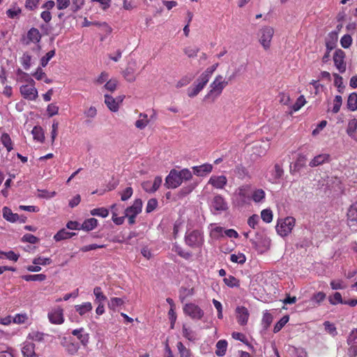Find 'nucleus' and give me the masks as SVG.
Here are the masks:
<instances>
[{"label":"nucleus","instance_id":"1","mask_svg":"<svg viewBox=\"0 0 357 357\" xmlns=\"http://www.w3.org/2000/svg\"><path fill=\"white\" fill-rule=\"evenodd\" d=\"M192 178V174L187 168L181 171L173 169L166 177L165 185L169 189H174L181 185L183 181H189Z\"/></svg>","mask_w":357,"mask_h":357},{"label":"nucleus","instance_id":"2","mask_svg":"<svg viewBox=\"0 0 357 357\" xmlns=\"http://www.w3.org/2000/svg\"><path fill=\"white\" fill-rule=\"evenodd\" d=\"M185 244L192 249L202 248L204 243V233L200 229H192L186 231L185 235Z\"/></svg>","mask_w":357,"mask_h":357},{"label":"nucleus","instance_id":"3","mask_svg":"<svg viewBox=\"0 0 357 357\" xmlns=\"http://www.w3.org/2000/svg\"><path fill=\"white\" fill-rule=\"evenodd\" d=\"M228 85V81L225 80L222 75H218L210 84V91L206 95L205 98H212L213 100L220 96L223 89Z\"/></svg>","mask_w":357,"mask_h":357},{"label":"nucleus","instance_id":"4","mask_svg":"<svg viewBox=\"0 0 357 357\" xmlns=\"http://www.w3.org/2000/svg\"><path fill=\"white\" fill-rule=\"evenodd\" d=\"M250 186L243 185L238 187L233 195L232 203L235 206L243 207L250 202Z\"/></svg>","mask_w":357,"mask_h":357},{"label":"nucleus","instance_id":"5","mask_svg":"<svg viewBox=\"0 0 357 357\" xmlns=\"http://www.w3.org/2000/svg\"><path fill=\"white\" fill-rule=\"evenodd\" d=\"M296 224V219L293 217L288 216L284 219L278 221L275 227L278 234L281 236H288L292 231Z\"/></svg>","mask_w":357,"mask_h":357},{"label":"nucleus","instance_id":"6","mask_svg":"<svg viewBox=\"0 0 357 357\" xmlns=\"http://www.w3.org/2000/svg\"><path fill=\"white\" fill-rule=\"evenodd\" d=\"M273 34L274 29L271 26H264L259 31V41L264 50L270 48Z\"/></svg>","mask_w":357,"mask_h":357},{"label":"nucleus","instance_id":"7","mask_svg":"<svg viewBox=\"0 0 357 357\" xmlns=\"http://www.w3.org/2000/svg\"><path fill=\"white\" fill-rule=\"evenodd\" d=\"M142 201L141 199H136L132 205L128 207L125 210L126 217L128 218L130 225H133L135 222L136 216L142 212Z\"/></svg>","mask_w":357,"mask_h":357},{"label":"nucleus","instance_id":"8","mask_svg":"<svg viewBox=\"0 0 357 357\" xmlns=\"http://www.w3.org/2000/svg\"><path fill=\"white\" fill-rule=\"evenodd\" d=\"M183 312L192 319L200 320L204 315V312L197 305L189 303L183 306Z\"/></svg>","mask_w":357,"mask_h":357},{"label":"nucleus","instance_id":"9","mask_svg":"<svg viewBox=\"0 0 357 357\" xmlns=\"http://www.w3.org/2000/svg\"><path fill=\"white\" fill-rule=\"evenodd\" d=\"M31 82L33 83L32 86L29 85H22L20 86V91L21 95L27 100H34L38 97V91L34 87L33 84L34 81L31 79Z\"/></svg>","mask_w":357,"mask_h":357},{"label":"nucleus","instance_id":"10","mask_svg":"<svg viewBox=\"0 0 357 357\" xmlns=\"http://www.w3.org/2000/svg\"><path fill=\"white\" fill-rule=\"evenodd\" d=\"M334 65L340 73H343L346 70V63L344 62V52L338 50H336L333 55Z\"/></svg>","mask_w":357,"mask_h":357},{"label":"nucleus","instance_id":"11","mask_svg":"<svg viewBox=\"0 0 357 357\" xmlns=\"http://www.w3.org/2000/svg\"><path fill=\"white\" fill-rule=\"evenodd\" d=\"M48 319L52 324H61L64 321L63 309L60 307L54 308L48 313Z\"/></svg>","mask_w":357,"mask_h":357},{"label":"nucleus","instance_id":"12","mask_svg":"<svg viewBox=\"0 0 357 357\" xmlns=\"http://www.w3.org/2000/svg\"><path fill=\"white\" fill-rule=\"evenodd\" d=\"M211 207L215 211H225L228 209V205L225 199L220 195L214 196L211 201Z\"/></svg>","mask_w":357,"mask_h":357},{"label":"nucleus","instance_id":"13","mask_svg":"<svg viewBox=\"0 0 357 357\" xmlns=\"http://www.w3.org/2000/svg\"><path fill=\"white\" fill-rule=\"evenodd\" d=\"M227 183V178L224 175H213L208 181V184L211 185L216 189H223Z\"/></svg>","mask_w":357,"mask_h":357},{"label":"nucleus","instance_id":"14","mask_svg":"<svg viewBox=\"0 0 357 357\" xmlns=\"http://www.w3.org/2000/svg\"><path fill=\"white\" fill-rule=\"evenodd\" d=\"M236 312L238 323L241 326L247 324L250 316L248 309L243 306H238L236 309Z\"/></svg>","mask_w":357,"mask_h":357},{"label":"nucleus","instance_id":"15","mask_svg":"<svg viewBox=\"0 0 357 357\" xmlns=\"http://www.w3.org/2000/svg\"><path fill=\"white\" fill-rule=\"evenodd\" d=\"M41 39V34L36 28H31L27 33L26 38L24 39V43L29 45L30 43H38Z\"/></svg>","mask_w":357,"mask_h":357},{"label":"nucleus","instance_id":"16","mask_svg":"<svg viewBox=\"0 0 357 357\" xmlns=\"http://www.w3.org/2000/svg\"><path fill=\"white\" fill-rule=\"evenodd\" d=\"M192 170L196 176L203 177L212 172L213 165L208 163H205L202 165L192 167Z\"/></svg>","mask_w":357,"mask_h":357},{"label":"nucleus","instance_id":"17","mask_svg":"<svg viewBox=\"0 0 357 357\" xmlns=\"http://www.w3.org/2000/svg\"><path fill=\"white\" fill-rule=\"evenodd\" d=\"M22 353L25 357H36L34 344L30 342H25L22 349Z\"/></svg>","mask_w":357,"mask_h":357},{"label":"nucleus","instance_id":"18","mask_svg":"<svg viewBox=\"0 0 357 357\" xmlns=\"http://www.w3.org/2000/svg\"><path fill=\"white\" fill-rule=\"evenodd\" d=\"M3 217L5 220L10 222H16L20 219V216L17 213H14L7 206H4L2 209Z\"/></svg>","mask_w":357,"mask_h":357},{"label":"nucleus","instance_id":"19","mask_svg":"<svg viewBox=\"0 0 357 357\" xmlns=\"http://www.w3.org/2000/svg\"><path fill=\"white\" fill-rule=\"evenodd\" d=\"M105 103L112 112H115L119 110V102L112 96L108 94L105 95Z\"/></svg>","mask_w":357,"mask_h":357},{"label":"nucleus","instance_id":"20","mask_svg":"<svg viewBox=\"0 0 357 357\" xmlns=\"http://www.w3.org/2000/svg\"><path fill=\"white\" fill-rule=\"evenodd\" d=\"M76 312L80 315L83 316L92 310V304L90 302H86L81 305L75 306Z\"/></svg>","mask_w":357,"mask_h":357},{"label":"nucleus","instance_id":"21","mask_svg":"<svg viewBox=\"0 0 357 357\" xmlns=\"http://www.w3.org/2000/svg\"><path fill=\"white\" fill-rule=\"evenodd\" d=\"M98 225V220L94 218L85 220L81 225V229L85 231H91Z\"/></svg>","mask_w":357,"mask_h":357},{"label":"nucleus","instance_id":"22","mask_svg":"<svg viewBox=\"0 0 357 357\" xmlns=\"http://www.w3.org/2000/svg\"><path fill=\"white\" fill-rule=\"evenodd\" d=\"M75 235V233L69 232L66 229H62L54 235V239L56 241H61L62 240L68 239Z\"/></svg>","mask_w":357,"mask_h":357},{"label":"nucleus","instance_id":"23","mask_svg":"<svg viewBox=\"0 0 357 357\" xmlns=\"http://www.w3.org/2000/svg\"><path fill=\"white\" fill-rule=\"evenodd\" d=\"M72 334L77 336L82 344L86 345L89 342V335L87 333H84L83 328L73 330Z\"/></svg>","mask_w":357,"mask_h":357},{"label":"nucleus","instance_id":"24","mask_svg":"<svg viewBox=\"0 0 357 357\" xmlns=\"http://www.w3.org/2000/svg\"><path fill=\"white\" fill-rule=\"evenodd\" d=\"M329 155L328 154H320L315 156L310 162V166L312 167L322 165L325 162L328 161Z\"/></svg>","mask_w":357,"mask_h":357},{"label":"nucleus","instance_id":"25","mask_svg":"<svg viewBox=\"0 0 357 357\" xmlns=\"http://www.w3.org/2000/svg\"><path fill=\"white\" fill-rule=\"evenodd\" d=\"M31 133L35 140L39 142H43L45 140V135L43 128L40 126H34Z\"/></svg>","mask_w":357,"mask_h":357},{"label":"nucleus","instance_id":"26","mask_svg":"<svg viewBox=\"0 0 357 357\" xmlns=\"http://www.w3.org/2000/svg\"><path fill=\"white\" fill-rule=\"evenodd\" d=\"M283 172V169L280 165L275 164L273 172L271 174V178H269V181L273 183H276V181L282 177Z\"/></svg>","mask_w":357,"mask_h":357},{"label":"nucleus","instance_id":"27","mask_svg":"<svg viewBox=\"0 0 357 357\" xmlns=\"http://www.w3.org/2000/svg\"><path fill=\"white\" fill-rule=\"evenodd\" d=\"M139 118V119L135 122V126L139 130H143L149 123L148 116L144 113H140Z\"/></svg>","mask_w":357,"mask_h":357},{"label":"nucleus","instance_id":"28","mask_svg":"<svg viewBox=\"0 0 357 357\" xmlns=\"http://www.w3.org/2000/svg\"><path fill=\"white\" fill-rule=\"evenodd\" d=\"M1 142L8 152H10L13 149V142L10 137L8 133H3L1 136Z\"/></svg>","mask_w":357,"mask_h":357},{"label":"nucleus","instance_id":"29","mask_svg":"<svg viewBox=\"0 0 357 357\" xmlns=\"http://www.w3.org/2000/svg\"><path fill=\"white\" fill-rule=\"evenodd\" d=\"M227 347V342L225 340H220L216 344L215 354L218 356H222L225 354Z\"/></svg>","mask_w":357,"mask_h":357},{"label":"nucleus","instance_id":"30","mask_svg":"<svg viewBox=\"0 0 357 357\" xmlns=\"http://www.w3.org/2000/svg\"><path fill=\"white\" fill-rule=\"evenodd\" d=\"M182 333L184 337L190 341H195L196 340V333L191 328L187 327L185 324L183 325Z\"/></svg>","mask_w":357,"mask_h":357},{"label":"nucleus","instance_id":"31","mask_svg":"<svg viewBox=\"0 0 357 357\" xmlns=\"http://www.w3.org/2000/svg\"><path fill=\"white\" fill-rule=\"evenodd\" d=\"M347 107L351 111H356L357 109V93H351L347 100Z\"/></svg>","mask_w":357,"mask_h":357},{"label":"nucleus","instance_id":"32","mask_svg":"<svg viewBox=\"0 0 357 357\" xmlns=\"http://www.w3.org/2000/svg\"><path fill=\"white\" fill-rule=\"evenodd\" d=\"M22 13L21 8L16 4H14L6 11L7 16L10 19L19 17Z\"/></svg>","mask_w":357,"mask_h":357},{"label":"nucleus","instance_id":"33","mask_svg":"<svg viewBox=\"0 0 357 357\" xmlns=\"http://www.w3.org/2000/svg\"><path fill=\"white\" fill-rule=\"evenodd\" d=\"M93 294L96 297L95 301L97 303H103L107 301V297L103 294L100 287H96L93 289Z\"/></svg>","mask_w":357,"mask_h":357},{"label":"nucleus","instance_id":"34","mask_svg":"<svg viewBox=\"0 0 357 357\" xmlns=\"http://www.w3.org/2000/svg\"><path fill=\"white\" fill-rule=\"evenodd\" d=\"M347 218L352 222L357 221V202L350 206L347 212Z\"/></svg>","mask_w":357,"mask_h":357},{"label":"nucleus","instance_id":"35","mask_svg":"<svg viewBox=\"0 0 357 357\" xmlns=\"http://www.w3.org/2000/svg\"><path fill=\"white\" fill-rule=\"evenodd\" d=\"M180 357H192V354L191 351L186 348L185 346L181 342H178L176 344Z\"/></svg>","mask_w":357,"mask_h":357},{"label":"nucleus","instance_id":"36","mask_svg":"<svg viewBox=\"0 0 357 357\" xmlns=\"http://www.w3.org/2000/svg\"><path fill=\"white\" fill-rule=\"evenodd\" d=\"M356 130H357V119H352L349 121L348 127L347 129V132L350 137L355 138V132H356Z\"/></svg>","mask_w":357,"mask_h":357},{"label":"nucleus","instance_id":"37","mask_svg":"<svg viewBox=\"0 0 357 357\" xmlns=\"http://www.w3.org/2000/svg\"><path fill=\"white\" fill-rule=\"evenodd\" d=\"M225 284L229 287H238L240 286L239 280L233 275H229L223 279Z\"/></svg>","mask_w":357,"mask_h":357},{"label":"nucleus","instance_id":"38","mask_svg":"<svg viewBox=\"0 0 357 357\" xmlns=\"http://www.w3.org/2000/svg\"><path fill=\"white\" fill-rule=\"evenodd\" d=\"M22 278L25 281H44L46 279L45 274H36V275H22Z\"/></svg>","mask_w":357,"mask_h":357},{"label":"nucleus","instance_id":"39","mask_svg":"<svg viewBox=\"0 0 357 357\" xmlns=\"http://www.w3.org/2000/svg\"><path fill=\"white\" fill-rule=\"evenodd\" d=\"M124 304V301L123 298L114 297L111 298L109 301L108 302V307L109 309L115 310L116 308L119 306H121Z\"/></svg>","mask_w":357,"mask_h":357},{"label":"nucleus","instance_id":"40","mask_svg":"<svg viewBox=\"0 0 357 357\" xmlns=\"http://www.w3.org/2000/svg\"><path fill=\"white\" fill-rule=\"evenodd\" d=\"M230 260L234 263L243 264L246 261V257L241 252H238V254H231L230 255Z\"/></svg>","mask_w":357,"mask_h":357},{"label":"nucleus","instance_id":"41","mask_svg":"<svg viewBox=\"0 0 357 357\" xmlns=\"http://www.w3.org/2000/svg\"><path fill=\"white\" fill-rule=\"evenodd\" d=\"M31 56L28 52H24L20 58V63L25 70L31 67Z\"/></svg>","mask_w":357,"mask_h":357},{"label":"nucleus","instance_id":"42","mask_svg":"<svg viewBox=\"0 0 357 357\" xmlns=\"http://www.w3.org/2000/svg\"><path fill=\"white\" fill-rule=\"evenodd\" d=\"M209 79L201 74L200 76L194 82L193 85L202 91L205 87Z\"/></svg>","mask_w":357,"mask_h":357},{"label":"nucleus","instance_id":"43","mask_svg":"<svg viewBox=\"0 0 357 357\" xmlns=\"http://www.w3.org/2000/svg\"><path fill=\"white\" fill-rule=\"evenodd\" d=\"M91 214L92 215H97L102 218H106L109 215V210L104 207L97 208L91 210Z\"/></svg>","mask_w":357,"mask_h":357},{"label":"nucleus","instance_id":"44","mask_svg":"<svg viewBox=\"0 0 357 357\" xmlns=\"http://www.w3.org/2000/svg\"><path fill=\"white\" fill-rule=\"evenodd\" d=\"M289 318L287 315L282 317L275 325L273 332L275 333L279 332L289 321Z\"/></svg>","mask_w":357,"mask_h":357},{"label":"nucleus","instance_id":"45","mask_svg":"<svg viewBox=\"0 0 357 357\" xmlns=\"http://www.w3.org/2000/svg\"><path fill=\"white\" fill-rule=\"evenodd\" d=\"M252 198L255 202H260L265 198V192L262 189L256 190L253 192Z\"/></svg>","mask_w":357,"mask_h":357},{"label":"nucleus","instance_id":"46","mask_svg":"<svg viewBox=\"0 0 357 357\" xmlns=\"http://www.w3.org/2000/svg\"><path fill=\"white\" fill-rule=\"evenodd\" d=\"M261 218L266 223H270L273 220V213L270 209H264L261 212Z\"/></svg>","mask_w":357,"mask_h":357},{"label":"nucleus","instance_id":"47","mask_svg":"<svg viewBox=\"0 0 357 357\" xmlns=\"http://www.w3.org/2000/svg\"><path fill=\"white\" fill-rule=\"evenodd\" d=\"M55 55V50L49 51L44 56L40 59V65L42 67H45L49 61L54 57Z\"/></svg>","mask_w":357,"mask_h":357},{"label":"nucleus","instance_id":"48","mask_svg":"<svg viewBox=\"0 0 357 357\" xmlns=\"http://www.w3.org/2000/svg\"><path fill=\"white\" fill-rule=\"evenodd\" d=\"M305 98L304 96H300L296 102L292 105V109L294 112L298 111L305 104Z\"/></svg>","mask_w":357,"mask_h":357},{"label":"nucleus","instance_id":"49","mask_svg":"<svg viewBox=\"0 0 357 357\" xmlns=\"http://www.w3.org/2000/svg\"><path fill=\"white\" fill-rule=\"evenodd\" d=\"M175 252L182 258L185 259H190L192 257V252L189 251H185L182 248L176 246Z\"/></svg>","mask_w":357,"mask_h":357},{"label":"nucleus","instance_id":"50","mask_svg":"<svg viewBox=\"0 0 357 357\" xmlns=\"http://www.w3.org/2000/svg\"><path fill=\"white\" fill-rule=\"evenodd\" d=\"M118 81L115 79H111L107 80L106 84L104 85V88L111 92L114 91L116 89Z\"/></svg>","mask_w":357,"mask_h":357},{"label":"nucleus","instance_id":"51","mask_svg":"<svg viewBox=\"0 0 357 357\" xmlns=\"http://www.w3.org/2000/svg\"><path fill=\"white\" fill-rule=\"evenodd\" d=\"M28 338L36 342H41L44 339V334L38 331H32L28 335Z\"/></svg>","mask_w":357,"mask_h":357},{"label":"nucleus","instance_id":"52","mask_svg":"<svg viewBox=\"0 0 357 357\" xmlns=\"http://www.w3.org/2000/svg\"><path fill=\"white\" fill-rule=\"evenodd\" d=\"M329 302L331 305H337L338 303L343 304L344 301L342 298L340 293L335 292L333 296L328 298Z\"/></svg>","mask_w":357,"mask_h":357},{"label":"nucleus","instance_id":"53","mask_svg":"<svg viewBox=\"0 0 357 357\" xmlns=\"http://www.w3.org/2000/svg\"><path fill=\"white\" fill-rule=\"evenodd\" d=\"M306 160L307 158L305 155L300 154L294 163L295 170H299L302 168L305 165Z\"/></svg>","mask_w":357,"mask_h":357},{"label":"nucleus","instance_id":"54","mask_svg":"<svg viewBox=\"0 0 357 357\" xmlns=\"http://www.w3.org/2000/svg\"><path fill=\"white\" fill-rule=\"evenodd\" d=\"M351 43L352 38L351 36L349 34L344 35L340 40V44L344 48L349 47L351 45Z\"/></svg>","mask_w":357,"mask_h":357},{"label":"nucleus","instance_id":"55","mask_svg":"<svg viewBox=\"0 0 357 357\" xmlns=\"http://www.w3.org/2000/svg\"><path fill=\"white\" fill-rule=\"evenodd\" d=\"M342 103V98L341 96H336L334 99V105L333 107V112L336 114L337 113L341 107Z\"/></svg>","mask_w":357,"mask_h":357},{"label":"nucleus","instance_id":"56","mask_svg":"<svg viewBox=\"0 0 357 357\" xmlns=\"http://www.w3.org/2000/svg\"><path fill=\"white\" fill-rule=\"evenodd\" d=\"M33 264L36 265H47L52 263V260L50 258H45V257H36L33 259Z\"/></svg>","mask_w":357,"mask_h":357},{"label":"nucleus","instance_id":"57","mask_svg":"<svg viewBox=\"0 0 357 357\" xmlns=\"http://www.w3.org/2000/svg\"><path fill=\"white\" fill-rule=\"evenodd\" d=\"M132 193H133L132 188L131 187H127L121 193V199L123 202L128 200L129 198L131 197Z\"/></svg>","mask_w":357,"mask_h":357},{"label":"nucleus","instance_id":"58","mask_svg":"<svg viewBox=\"0 0 357 357\" xmlns=\"http://www.w3.org/2000/svg\"><path fill=\"white\" fill-rule=\"evenodd\" d=\"M123 77L129 82H133L136 79V77L133 73V70L130 68H127L123 72Z\"/></svg>","mask_w":357,"mask_h":357},{"label":"nucleus","instance_id":"59","mask_svg":"<svg viewBox=\"0 0 357 357\" xmlns=\"http://www.w3.org/2000/svg\"><path fill=\"white\" fill-rule=\"evenodd\" d=\"M199 51V49L197 47H188L184 49L185 54L189 57V58H193L197 56L198 52Z\"/></svg>","mask_w":357,"mask_h":357},{"label":"nucleus","instance_id":"60","mask_svg":"<svg viewBox=\"0 0 357 357\" xmlns=\"http://www.w3.org/2000/svg\"><path fill=\"white\" fill-rule=\"evenodd\" d=\"M84 3V0H72L71 10L73 13H76L82 8Z\"/></svg>","mask_w":357,"mask_h":357},{"label":"nucleus","instance_id":"61","mask_svg":"<svg viewBox=\"0 0 357 357\" xmlns=\"http://www.w3.org/2000/svg\"><path fill=\"white\" fill-rule=\"evenodd\" d=\"M218 63H215L214 65H213L212 66L206 68L202 73V75H204L205 77H206L208 79H210V78L211 77L213 73H214V71L216 70V68H218Z\"/></svg>","mask_w":357,"mask_h":357},{"label":"nucleus","instance_id":"62","mask_svg":"<svg viewBox=\"0 0 357 357\" xmlns=\"http://www.w3.org/2000/svg\"><path fill=\"white\" fill-rule=\"evenodd\" d=\"M157 206H158V201H157V199H154V198L150 199L148 201V203H147V205H146V213L152 212L153 210L155 209Z\"/></svg>","mask_w":357,"mask_h":357},{"label":"nucleus","instance_id":"63","mask_svg":"<svg viewBox=\"0 0 357 357\" xmlns=\"http://www.w3.org/2000/svg\"><path fill=\"white\" fill-rule=\"evenodd\" d=\"M22 241L35 244L38 242V238L33 234H26L22 236Z\"/></svg>","mask_w":357,"mask_h":357},{"label":"nucleus","instance_id":"64","mask_svg":"<svg viewBox=\"0 0 357 357\" xmlns=\"http://www.w3.org/2000/svg\"><path fill=\"white\" fill-rule=\"evenodd\" d=\"M47 112L49 116H50V117L53 116H54V115L58 114V112H59V107L56 106L54 103H51V104L47 105Z\"/></svg>","mask_w":357,"mask_h":357}]
</instances>
